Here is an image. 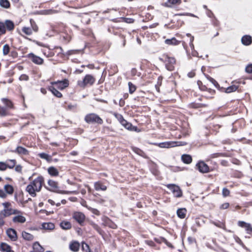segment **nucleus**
Segmentation results:
<instances>
[{
  "label": "nucleus",
  "mask_w": 252,
  "mask_h": 252,
  "mask_svg": "<svg viewBox=\"0 0 252 252\" xmlns=\"http://www.w3.org/2000/svg\"><path fill=\"white\" fill-rule=\"evenodd\" d=\"M207 78L208 79L211 81L212 83H213L214 84H215V83H217V82L213 79L212 78V77H210V76H208L207 77Z\"/></svg>",
  "instance_id": "obj_59"
},
{
  "label": "nucleus",
  "mask_w": 252,
  "mask_h": 252,
  "mask_svg": "<svg viewBox=\"0 0 252 252\" xmlns=\"http://www.w3.org/2000/svg\"><path fill=\"white\" fill-rule=\"evenodd\" d=\"M33 248L34 250H36L39 252H43L44 251L43 248L40 245L38 242H35L33 244Z\"/></svg>",
  "instance_id": "obj_37"
},
{
  "label": "nucleus",
  "mask_w": 252,
  "mask_h": 252,
  "mask_svg": "<svg viewBox=\"0 0 252 252\" xmlns=\"http://www.w3.org/2000/svg\"><path fill=\"white\" fill-rule=\"evenodd\" d=\"M95 82V78L91 75H86L83 80H79L77 84L80 87L85 88L87 85H92Z\"/></svg>",
  "instance_id": "obj_4"
},
{
  "label": "nucleus",
  "mask_w": 252,
  "mask_h": 252,
  "mask_svg": "<svg viewBox=\"0 0 252 252\" xmlns=\"http://www.w3.org/2000/svg\"><path fill=\"white\" fill-rule=\"evenodd\" d=\"M12 220L14 222L24 223L26 221V218L23 216L18 215L13 218Z\"/></svg>",
  "instance_id": "obj_18"
},
{
  "label": "nucleus",
  "mask_w": 252,
  "mask_h": 252,
  "mask_svg": "<svg viewBox=\"0 0 252 252\" xmlns=\"http://www.w3.org/2000/svg\"><path fill=\"white\" fill-rule=\"evenodd\" d=\"M238 88V86H236V85H232L231 86L227 87L225 89V93H230L235 92L237 90Z\"/></svg>",
  "instance_id": "obj_35"
},
{
  "label": "nucleus",
  "mask_w": 252,
  "mask_h": 252,
  "mask_svg": "<svg viewBox=\"0 0 252 252\" xmlns=\"http://www.w3.org/2000/svg\"><path fill=\"white\" fill-rule=\"evenodd\" d=\"M4 189L5 191L9 194H12L13 193V187L10 185H5L4 187Z\"/></svg>",
  "instance_id": "obj_33"
},
{
  "label": "nucleus",
  "mask_w": 252,
  "mask_h": 252,
  "mask_svg": "<svg viewBox=\"0 0 252 252\" xmlns=\"http://www.w3.org/2000/svg\"><path fill=\"white\" fill-rule=\"evenodd\" d=\"M14 152L22 155H26L28 154V151L26 149L20 146L18 147Z\"/></svg>",
  "instance_id": "obj_22"
},
{
  "label": "nucleus",
  "mask_w": 252,
  "mask_h": 252,
  "mask_svg": "<svg viewBox=\"0 0 252 252\" xmlns=\"http://www.w3.org/2000/svg\"><path fill=\"white\" fill-rule=\"evenodd\" d=\"M6 234L8 237L12 241H16L17 239L16 231L12 229L9 228L6 230Z\"/></svg>",
  "instance_id": "obj_13"
},
{
  "label": "nucleus",
  "mask_w": 252,
  "mask_h": 252,
  "mask_svg": "<svg viewBox=\"0 0 252 252\" xmlns=\"http://www.w3.org/2000/svg\"><path fill=\"white\" fill-rule=\"evenodd\" d=\"M128 122L126 121V120H124L123 121H122V122L121 123L122 124V125H123L124 127H125V126H126V125L127 124Z\"/></svg>",
  "instance_id": "obj_62"
},
{
  "label": "nucleus",
  "mask_w": 252,
  "mask_h": 252,
  "mask_svg": "<svg viewBox=\"0 0 252 252\" xmlns=\"http://www.w3.org/2000/svg\"><path fill=\"white\" fill-rule=\"evenodd\" d=\"M48 184L51 188L50 189H49V190H50L59 192L63 194H70L73 193L72 191L58 190V183L53 180H49L48 182Z\"/></svg>",
  "instance_id": "obj_7"
},
{
  "label": "nucleus",
  "mask_w": 252,
  "mask_h": 252,
  "mask_svg": "<svg viewBox=\"0 0 252 252\" xmlns=\"http://www.w3.org/2000/svg\"><path fill=\"white\" fill-rule=\"evenodd\" d=\"M187 214V210L185 208H180L177 210V214L179 218L184 219Z\"/></svg>",
  "instance_id": "obj_19"
},
{
  "label": "nucleus",
  "mask_w": 252,
  "mask_h": 252,
  "mask_svg": "<svg viewBox=\"0 0 252 252\" xmlns=\"http://www.w3.org/2000/svg\"><path fill=\"white\" fill-rule=\"evenodd\" d=\"M222 194L224 197L228 196L230 194V191L227 188H223Z\"/></svg>",
  "instance_id": "obj_46"
},
{
  "label": "nucleus",
  "mask_w": 252,
  "mask_h": 252,
  "mask_svg": "<svg viewBox=\"0 0 252 252\" xmlns=\"http://www.w3.org/2000/svg\"><path fill=\"white\" fill-rule=\"evenodd\" d=\"M194 75H195V73L193 72H189L188 73V76L190 78L194 77Z\"/></svg>",
  "instance_id": "obj_60"
},
{
  "label": "nucleus",
  "mask_w": 252,
  "mask_h": 252,
  "mask_svg": "<svg viewBox=\"0 0 252 252\" xmlns=\"http://www.w3.org/2000/svg\"><path fill=\"white\" fill-rule=\"evenodd\" d=\"M6 169L5 162H0V170H5Z\"/></svg>",
  "instance_id": "obj_50"
},
{
  "label": "nucleus",
  "mask_w": 252,
  "mask_h": 252,
  "mask_svg": "<svg viewBox=\"0 0 252 252\" xmlns=\"http://www.w3.org/2000/svg\"><path fill=\"white\" fill-rule=\"evenodd\" d=\"M182 159L184 163L187 164H189L192 161L191 157L189 155H183L182 156Z\"/></svg>",
  "instance_id": "obj_30"
},
{
  "label": "nucleus",
  "mask_w": 252,
  "mask_h": 252,
  "mask_svg": "<svg viewBox=\"0 0 252 252\" xmlns=\"http://www.w3.org/2000/svg\"><path fill=\"white\" fill-rule=\"evenodd\" d=\"M28 57L34 63L37 64H42L43 62V60L32 53H30L28 55Z\"/></svg>",
  "instance_id": "obj_11"
},
{
  "label": "nucleus",
  "mask_w": 252,
  "mask_h": 252,
  "mask_svg": "<svg viewBox=\"0 0 252 252\" xmlns=\"http://www.w3.org/2000/svg\"><path fill=\"white\" fill-rule=\"evenodd\" d=\"M181 0H167L165 3V5L167 7H171L173 5L180 4Z\"/></svg>",
  "instance_id": "obj_26"
},
{
  "label": "nucleus",
  "mask_w": 252,
  "mask_h": 252,
  "mask_svg": "<svg viewBox=\"0 0 252 252\" xmlns=\"http://www.w3.org/2000/svg\"><path fill=\"white\" fill-rule=\"evenodd\" d=\"M213 224L215 225L216 226L220 227V228H224L225 227V224L223 223H217L216 222H213Z\"/></svg>",
  "instance_id": "obj_51"
},
{
  "label": "nucleus",
  "mask_w": 252,
  "mask_h": 252,
  "mask_svg": "<svg viewBox=\"0 0 252 252\" xmlns=\"http://www.w3.org/2000/svg\"><path fill=\"white\" fill-rule=\"evenodd\" d=\"M38 156L42 159H45L47 161L50 162L52 161V157L48 154L42 153L38 154Z\"/></svg>",
  "instance_id": "obj_31"
},
{
  "label": "nucleus",
  "mask_w": 252,
  "mask_h": 252,
  "mask_svg": "<svg viewBox=\"0 0 252 252\" xmlns=\"http://www.w3.org/2000/svg\"><path fill=\"white\" fill-rule=\"evenodd\" d=\"M242 43L245 45H249L252 43V37L250 35H244L241 39Z\"/></svg>",
  "instance_id": "obj_17"
},
{
  "label": "nucleus",
  "mask_w": 252,
  "mask_h": 252,
  "mask_svg": "<svg viewBox=\"0 0 252 252\" xmlns=\"http://www.w3.org/2000/svg\"><path fill=\"white\" fill-rule=\"evenodd\" d=\"M0 6L4 8H8L10 4L8 0H0Z\"/></svg>",
  "instance_id": "obj_34"
},
{
  "label": "nucleus",
  "mask_w": 252,
  "mask_h": 252,
  "mask_svg": "<svg viewBox=\"0 0 252 252\" xmlns=\"http://www.w3.org/2000/svg\"><path fill=\"white\" fill-rule=\"evenodd\" d=\"M245 70L247 72L249 73H252V64L247 65Z\"/></svg>",
  "instance_id": "obj_49"
},
{
  "label": "nucleus",
  "mask_w": 252,
  "mask_h": 252,
  "mask_svg": "<svg viewBox=\"0 0 252 252\" xmlns=\"http://www.w3.org/2000/svg\"><path fill=\"white\" fill-rule=\"evenodd\" d=\"M166 186L168 189L171 190L175 197H180L182 196V191L178 186L174 184H168Z\"/></svg>",
  "instance_id": "obj_8"
},
{
  "label": "nucleus",
  "mask_w": 252,
  "mask_h": 252,
  "mask_svg": "<svg viewBox=\"0 0 252 252\" xmlns=\"http://www.w3.org/2000/svg\"><path fill=\"white\" fill-rule=\"evenodd\" d=\"M2 52L4 55H6L8 54L9 52V47L7 44H5L3 46Z\"/></svg>",
  "instance_id": "obj_45"
},
{
  "label": "nucleus",
  "mask_w": 252,
  "mask_h": 252,
  "mask_svg": "<svg viewBox=\"0 0 252 252\" xmlns=\"http://www.w3.org/2000/svg\"><path fill=\"white\" fill-rule=\"evenodd\" d=\"M48 202L52 205L55 204L54 201L52 199H48Z\"/></svg>",
  "instance_id": "obj_64"
},
{
  "label": "nucleus",
  "mask_w": 252,
  "mask_h": 252,
  "mask_svg": "<svg viewBox=\"0 0 252 252\" xmlns=\"http://www.w3.org/2000/svg\"><path fill=\"white\" fill-rule=\"evenodd\" d=\"M43 182V177L42 176H38L27 186L26 190L32 197H35L36 195V192H39L40 191Z\"/></svg>",
  "instance_id": "obj_1"
},
{
  "label": "nucleus",
  "mask_w": 252,
  "mask_h": 252,
  "mask_svg": "<svg viewBox=\"0 0 252 252\" xmlns=\"http://www.w3.org/2000/svg\"><path fill=\"white\" fill-rule=\"evenodd\" d=\"M196 166L199 171L202 173H207L209 171V168L208 166L203 161L199 162Z\"/></svg>",
  "instance_id": "obj_12"
},
{
  "label": "nucleus",
  "mask_w": 252,
  "mask_h": 252,
  "mask_svg": "<svg viewBox=\"0 0 252 252\" xmlns=\"http://www.w3.org/2000/svg\"><path fill=\"white\" fill-rule=\"evenodd\" d=\"M4 24H5V29L6 28L8 31H12L14 28V24L11 20H6Z\"/></svg>",
  "instance_id": "obj_21"
},
{
  "label": "nucleus",
  "mask_w": 252,
  "mask_h": 252,
  "mask_svg": "<svg viewBox=\"0 0 252 252\" xmlns=\"http://www.w3.org/2000/svg\"><path fill=\"white\" fill-rule=\"evenodd\" d=\"M49 90L52 94L57 97L60 98L62 96V94L59 92L54 87L51 86L49 88Z\"/></svg>",
  "instance_id": "obj_27"
},
{
  "label": "nucleus",
  "mask_w": 252,
  "mask_h": 252,
  "mask_svg": "<svg viewBox=\"0 0 252 252\" xmlns=\"http://www.w3.org/2000/svg\"><path fill=\"white\" fill-rule=\"evenodd\" d=\"M40 91L43 94H46V90L44 88H41L40 89Z\"/></svg>",
  "instance_id": "obj_63"
},
{
  "label": "nucleus",
  "mask_w": 252,
  "mask_h": 252,
  "mask_svg": "<svg viewBox=\"0 0 252 252\" xmlns=\"http://www.w3.org/2000/svg\"><path fill=\"white\" fill-rule=\"evenodd\" d=\"M85 121L87 123H97L101 125L103 120L97 115L94 113H91L87 115L85 117Z\"/></svg>",
  "instance_id": "obj_3"
},
{
  "label": "nucleus",
  "mask_w": 252,
  "mask_h": 252,
  "mask_svg": "<svg viewBox=\"0 0 252 252\" xmlns=\"http://www.w3.org/2000/svg\"><path fill=\"white\" fill-rule=\"evenodd\" d=\"M60 226L63 229L67 230L71 228V224L69 221L64 220L60 223Z\"/></svg>",
  "instance_id": "obj_23"
},
{
  "label": "nucleus",
  "mask_w": 252,
  "mask_h": 252,
  "mask_svg": "<svg viewBox=\"0 0 252 252\" xmlns=\"http://www.w3.org/2000/svg\"><path fill=\"white\" fill-rule=\"evenodd\" d=\"M57 11L56 10H53V9H47V10H44L41 11V13L42 14L44 15H50V14H53L57 13Z\"/></svg>",
  "instance_id": "obj_38"
},
{
  "label": "nucleus",
  "mask_w": 252,
  "mask_h": 252,
  "mask_svg": "<svg viewBox=\"0 0 252 252\" xmlns=\"http://www.w3.org/2000/svg\"><path fill=\"white\" fill-rule=\"evenodd\" d=\"M48 172L50 175L53 176H57L59 174L58 170L53 166L48 168Z\"/></svg>",
  "instance_id": "obj_24"
},
{
  "label": "nucleus",
  "mask_w": 252,
  "mask_h": 252,
  "mask_svg": "<svg viewBox=\"0 0 252 252\" xmlns=\"http://www.w3.org/2000/svg\"><path fill=\"white\" fill-rule=\"evenodd\" d=\"M116 117L117 118V119L119 120L120 123L122 122L125 119H124L123 117L120 115V114H117L116 115Z\"/></svg>",
  "instance_id": "obj_52"
},
{
  "label": "nucleus",
  "mask_w": 252,
  "mask_h": 252,
  "mask_svg": "<svg viewBox=\"0 0 252 252\" xmlns=\"http://www.w3.org/2000/svg\"><path fill=\"white\" fill-rule=\"evenodd\" d=\"M82 250L84 252H91L89 245L84 242L82 244Z\"/></svg>",
  "instance_id": "obj_40"
},
{
  "label": "nucleus",
  "mask_w": 252,
  "mask_h": 252,
  "mask_svg": "<svg viewBox=\"0 0 252 252\" xmlns=\"http://www.w3.org/2000/svg\"><path fill=\"white\" fill-rule=\"evenodd\" d=\"M3 218H1V217H0V226H2L4 224V221L3 220Z\"/></svg>",
  "instance_id": "obj_61"
},
{
  "label": "nucleus",
  "mask_w": 252,
  "mask_h": 252,
  "mask_svg": "<svg viewBox=\"0 0 252 252\" xmlns=\"http://www.w3.org/2000/svg\"><path fill=\"white\" fill-rule=\"evenodd\" d=\"M8 115V112L7 108L0 106V116L4 117Z\"/></svg>",
  "instance_id": "obj_36"
},
{
  "label": "nucleus",
  "mask_w": 252,
  "mask_h": 252,
  "mask_svg": "<svg viewBox=\"0 0 252 252\" xmlns=\"http://www.w3.org/2000/svg\"><path fill=\"white\" fill-rule=\"evenodd\" d=\"M165 43L169 45H177L180 43V41H178L175 37H173L171 39H166Z\"/></svg>",
  "instance_id": "obj_20"
},
{
  "label": "nucleus",
  "mask_w": 252,
  "mask_h": 252,
  "mask_svg": "<svg viewBox=\"0 0 252 252\" xmlns=\"http://www.w3.org/2000/svg\"><path fill=\"white\" fill-rule=\"evenodd\" d=\"M76 107H77L76 105L69 104L67 106V109H69V110H73L75 108H76Z\"/></svg>",
  "instance_id": "obj_58"
},
{
  "label": "nucleus",
  "mask_w": 252,
  "mask_h": 252,
  "mask_svg": "<svg viewBox=\"0 0 252 252\" xmlns=\"http://www.w3.org/2000/svg\"><path fill=\"white\" fill-rule=\"evenodd\" d=\"M5 162L6 168H13L16 164V160L15 159H8Z\"/></svg>",
  "instance_id": "obj_29"
},
{
  "label": "nucleus",
  "mask_w": 252,
  "mask_h": 252,
  "mask_svg": "<svg viewBox=\"0 0 252 252\" xmlns=\"http://www.w3.org/2000/svg\"><path fill=\"white\" fill-rule=\"evenodd\" d=\"M0 251L2 252H14L11 250V247L5 243H1L0 244Z\"/></svg>",
  "instance_id": "obj_14"
},
{
  "label": "nucleus",
  "mask_w": 252,
  "mask_h": 252,
  "mask_svg": "<svg viewBox=\"0 0 252 252\" xmlns=\"http://www.w3.org/2000/svg\"><path fill=\"white\" fill-rule=\"evenodd\" d=\"M22 235L23 238L28 241H32L34 237L30 233H29L26 231H23L22 233Z\"/></svg>",
  "instance_id": "obj_28"
},
{
  "label": "nucleus",
  "mask_w": 252,
  "mask_h": 252,
  "mask_svg": "<svg viewBox=\"0 0 252 252\" xmlns=\"http://www.w3.org/2000/svg\"><path fill=\"white\" fill-rule=\"evenodd\" d=\"M160 60L165 63L166 68L167 70L172 71L174 69V65L176 62L175 59L174 58H171L167 56H164L162 58H160Z\"/></svg>",
  "instance_id": "obj_5"
},
{
  "label": "nucleus",
  "mask_w": 252,
  "mask_h": 252,
  "mask_svg": "<svg viewBox=\"0 0 252 252\" xmlns=\"http://www.w3.org/2000/svg\"><path fill=\"white\" fill-rule=\"evenodd\" d=\"M89 210H90L91 211V212H92L93 214H95V215H96L98 216V215H100V212H99V211L97 209H96L92 208H91V207H90V208H89Z\"/></svg>",
  "instance_id": "obj_48"
},
{
  "label": "nucleus",
  "mask_w": 252,
  "mask_h": 252,
  "mask_svg": "<svg viewBox=\"0 0 252 252\" xmlns=\"http://www.w3.org/2000/svg\"><path fill=\"white\" fill-rule=\"evenodd\" d=\"M4 209L0 212V217L6 218L13 214H17L20 213L17 210L13 209L11 204L9 202H4L2 204Z\"/></svg>",
  "instance_id": "obj_2"
},
{
  "label": "nucleus",
  "mask_w": 252,
  "mask_h": 252,
  "mask_svg": "<svg viewBox=\"0 0 252 252\" xmlns=\"http://www.w3.org/2000/svg\"><path fill=\"white\" fill-rule=\"evenodd\" d=\"M132 151L137 155L142 156L143 154H144V152L141 150L137 147H132Z\"/></svg>",
  "instance_id": "obj_44"
},
{
  "label": "nucleus",
  "mask_w": 252,
  "mask_h": 252,
  "mask_svg": "<svg viewBox=\"0 0 252 252\" xmlns=\"http://www.w3.org/2000/svg\"><path fill=\"white\" fill-rule=\"evenodd\" d=\"M73 218L81 224L85 220V216L82 213L77 212L73 214Z\"/></svg>",
  "instance_id": "obj_10"
},
{
  "label": "nucleus",
  "mask_w": 252,
  "mask_h": 252,
  "mask_svg": "<svg viewBox=\"0 0 252 252\" xmlns=\"http://www.w3.org/2000/svg\"><path fill=\"white\" fill-rule=\"evenodd\" d=\"M229 206V204L228 203H225L221 205L220 208L221 209H226L228 208Z\"/></svg>",
  "instance_id": "obj_53"
},
{
  "label": "nucleus",
  "mask_w": 252,
  "mask_h": 252,
  "mask_svg": "<svg viewBox=\"0 0 252 252\" xmlns=\"http://www.w3.org/2000/svg\"><path fill=\"white\" fill-rule=\"evenodd\" d=\"M52 84L53 85H55L57 88L60 90H63L65 89L69 85L68 81L67 79H64V80L61 81L52 82Z\"/></svg>",
  "instance_id": "obj_9"
},
{
  "label": "nucleus",
  "mask_w": 252,
  "mask_h": 252,
  "mask_svg": "<svg viewBox=\"0 0 252 252\" xmlns=\"http://www.w3.org/2000/svg\"><path fill=\"white\" fill-rule=\"evenodd\" d=\"M128 130H130L131 131H136V127L133 126L131 124L129 123H127L126 126L125 127Z\"/></svg>",
  "instance_id": "obj_43"
},
{
  "label": "nucleus",
  "mask_w": 252,
  "mask_h": 252,
  "mask_svg": "<svg viewBox=\"0 0 252 252\" xmlns=\"http://www.w3.org/2000/svg\"><path fill=\"white\" fill-rule=\"evenodd\" d=\"M94 187L96 190H102L105 191L107 189V187L103 184L101 182H96L94 184Z\"/></svg>",
  "instance_id": "obj_15"
},
{
  "label": "nucleus",
  "mask_w": 252,
  "mask_h": 252,
  "mask_svg": "<svg viewBox=\"0 0 252 252\" xmlns=\"http://www.w3.org/2000/svg\"><path fill=\"white\" fill-rule=\"evenodd\" d=\"M42 227L45 229L52 230L54 228L55 225L52 222H45L42 224Z\"/></svg>",
  "instance_id": "obj_32"
},
{
  "label": "nucleus",
  "mask_w": 252,
  "mask_h": 252,
  "mask_svg": "<svg viewBox=\"0 0 252 252\" xmlns=\"http://www.w3.org/2000/svg\"><path fill=\"white\" fill-rule=\"evenodd\" d=\"M30 23L32 27V30L35 32H37L38 31V28L37 26L36 25L35 22L33 20L31 19Z\"/></svg>",
  "instance_id": "obj_42"
},
{
  "label": "nucleus",
  "mask_w": 252,
  "mask_h": 252,
  "mask_svg": "<svg viewBox=\"0 0 252 252\" xmlns=\"http://www.w3.org/2000/svg\"><path fill=\"white\" fill-rule=\"evenodd\" d=\"M19 80L21 81H27L29 80V76L26 74H22L20 76Z\"/></svg>",
  "instance_id": "obj_47"
},
{
  "label": "nucleus",
  "mask_w": 252,
  "mask_h": 252,
  "mask_svg": "<svg viewBox=\"0 0 252 252\" xmlns=\"http://www.w3.org/2000/svg\"><path fill=\"white\" fill-rule=\"evenodd\" d=\"M247 224H248L247 223H246L244 221H239L238 222V225L239 226L244 227V228L246 227Z\"/></svg>",
  "instance_id": "obj_54"
},
{
  "label": "nucleus",
  "mask_w": 252,
  "mask_h": 252,
  "mask_svg": "<svg viewBox=\"0 0 252 252\" xmlns=\"http://www.w3.org/2000/svg\"><path fill=\"white\" fill-rule=\"evenodd\" d=\"M128 85L129 88V93L131 94H133L136 89V86L130 82L128 83Z\"/></svg>",
  "instance_id": "obj_39"
},
{
  "label": "nucleus",
  "mask_w": 252,
  "mask_h": 252,
  "mask_svg": "<svg viewBox=\"0 0 252 252\" xmlns=\"http://www.w3.org/2000/svg\"><path fill=\"white\" fill-rule=\"evenodd\" d=\"M1 101L3 102L5 106V108H7L8 110V109L13 108V104L12 102L7 98H2L1 99Z\"/></svg>",
  "instance_id": "obj_25"
},
{
  "label": "nucleus",
  "mask_w": 252,
  "mask_h": 252,
  "mask_svg": "<svg viewBox=\"0 0 252 252\" xmlns=\"http://www.w3.org/2000/svg\"><path fill=\"white\" fill-rule=\"evenodd\" d=\"M6 196V194L5 193V191L2 189H0V197L1 198H5Z\"/></svg>",
  "instance_id": "obj_55"
},
{
  "label": "nucleus",
  "mask_w": 252,
  "mask_h": 252,
  "mask_svg": "<svg viewBox=\"0 0 252 252\" xmlns=\"http://www.w3.org/2000/svg\"><path fill=\"white\" fill-rule=\"evenodd\" d=\"M22 167L21 165H18L15 166V170L18 172H21Z\"/></svg>",
  "instance_id": "obj_56"
},
{
  "label": "nucleus",
  "mask_w": 252,
  "mask_h": 252,
  "mask_svg": "<svg viewBox=\"0 0 252 252\" xmlns=\"http://www.w3.org/2000/svg\"><path fill=\"white\" fill-rule=\"evenodd\" d=\"M246 230L249 231V232H252V227L251 225L249 223H248L246 226V227H245Z\"/></svg>",
  "instance_id": "obj_57"
},
{
  "label": "nucleus",
  "mask_w": 252,
  "mask_h": 252,
  "mask_svg": "<svg viewBox=\"0 0 252 252\" xmlns=\"http://www.w3.org/2000/svg\"><path fill=\"white\" fill-rule=\"evenodd\" d=\"M80 248V244L76 241H74L69 245V249L74 252H77L79 251Z\"/></svg>",
  "instance_id": "obj_16"
},
{
  "label": "nucleus",
  "mask_w": 252,
  "mask_h": 252,
  "mask_svg": "<svg viewBox=\"0 0 252 252\" xmlns=\"http://www.w3.org/2000/svg\"><path fill=\"white\" fill-rule=\"evenodd\" d=\"M185 142L175 141H167L156 144V145H157L159 147L161 148H169L178 146H183L185 145Z\"/></svg>",
  "instance_id": "obj_6"
},
{
  "label": "nucleus",
  "mask_w": 252,
  "mask_h": 252,
  "mask_svg": "<svg viewBox=\"0 0 252 252\" xmlns=\"http://www.w3.org/2000/svg\"><path fill=\"white\" fill-rule=\"evenodd\" d=\"M22 31L26 34L30 35L32 34V30L30 28L27 27H23L22 29Z\"/></svg>",
  "instance_id": "obj_41"
}]
</instances>
